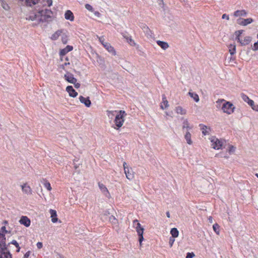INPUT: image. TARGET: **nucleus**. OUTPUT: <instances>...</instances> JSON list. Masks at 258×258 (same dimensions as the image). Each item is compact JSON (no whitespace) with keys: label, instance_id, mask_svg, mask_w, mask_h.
I'll return each instance as SVG.
<instances>
[{"label":"nucleus","instance_id":"obj_1","mask_svg":"<svg viewBox=\"0 0 258 258\" xmlns=\"http://www.w3.org/2000/svg\"><path fill=\"white\" fill-rule=\"evenodd\" d=\"M53 13L49 9H38L35 12L30 13L26 17V19L34 21V25H38L41 23L49 22L51 21Z\"/></svg>","mask_w":258,"mask_h":258},{"label":"nucleus","instance_id":"obj_2","mask_svg":"<svg viewBox=\"0 0 258 258\" xmlns=\"http://www.w3.org/2000/svg\"><path fill=\"white\" fill-rule=\"evenodd\" d=\"M223 102H224L221 108L223 112L228 115L233 113L235 109L234 105L231 102L226 101L224 99H219L217 101V103H220Z\"/></svg>","mask_w":258,"mask_h":258},{"label":"nucleus","instance_id":"obj_3","mask_svg":"<svg viewBox=\"0 0 258 258\" xmlns=\"http://www.w3.org/2000/svg\"><path fill=\"white\" fill-rule=\"evenodd\" d=\"M126 115L125 112L123 110H120L118 112L114 121L116 126L114 127L115 129L118 130L122 126L124 121V117Z\"/></svg>","mask_w":258,"mask_h":258},{"label":"nucleus","instance_id":"obj_4","mask_svg":"<svg viewBox=\"0 0 258 258\" xmlns=\"http://www.w3.org/2000/svg\"><path fill=\"white\" fill-rule=\"evenodd\" d=\"M211 143V147L215 150L221 149L224 144V141L220 140L215 137H212L210 138Z\"/></svg>","mask_w":258,"mask_h":258},{"label":"nucleus","instance_id":"obj_5","mask_svg":"<svg viewBox=\"0 0 258 258\" xmlns=\"http://www.w3.org/2000/svg\"><path fill=\"white\" fill-rule=\"evenodd\" d=\"M123 167L126 177L128 180H132L134 178V172L132 168L131 167L127 166L125 162H123Z\"/></svg>","mask_w":258,"mask_h":258},{"label":"nucleus","instance_id":"obj_6","mask_svg":"<svg viewBox=\"0 0 258 258\" xmlns=\"http://www.w3.org/2000/svg\"><path fill=\"white\" fill-rule=\"evenodd\" d=\"M251 37L249 36H246L243 38H241L238 42H239L241 45L245 46L249 44L251 41Z\"/></svg>","mask_w":258,"mask_h":258},{"label":"nucleus","instance_id":"obj_7","mask_svg":"<svg viewBox=\"0 0 258 258\" xmlns=\"http://www.w3.org/2000/svg\"><path fill=\"white\" fill-rule=\"evenodd\" d=\"M19 223L25 227H28L31 224V221L27 216H23L20 218Z\"/></svg>","mask_w":258,"mask_h":258},{"label":"nucleus","instance_id":"obj_8","mask_svg":"<svg viewBox=\"0 0 258 258\" xmlns=\"http://www.w3.org/2000/svg\"><path fill=\"white\" fill-rule=\"evenodd\" d=\"M22 191L23 193L26 195H31L32 192V190L30 186L27 183H24L21 185Z\"/></svg>","mask_w":258,"mask_h":258},{"label":"nucleus","instance_id":"obj_9","mask_svg":"<svg viewBox=\"0 0 258 258\" xmlns=\"http://www.w3.org/2000/svg\"><path fill=\"white\" fill-rule=\"evenodd\" d=\"M99 187L101 191V192L108 198H110V194L107 189V187L104 185L103 183H98Z\"/></svg>","mask_w":258,"mask_h":258},{"label":"nucleus","instance_id":"obj_10","mask_svg":"<svg viewBox=\"0 0 258 258\" xmlns=\"http://www.w3.org/2000/svg\"><path fill=\"white\" fill-rule=\"evenodd\" d=\"M64 77L66 81L72 84H75L77 81V80L74 77L73 75L70 73L65 74Z\"/></svg>","mask_w":258,"mask_h":258},{"label":"nucleus","instance_id":"obj_11","mask_svg":"<svg viewBox=\"0 0 258 258\" xmlns=\"http://www.w3.org/2000/svg\"><path fill=\"white\" fill-rule=\"evenodd\" d=\"M253 22V20L251 18H248L246 19H239L237 20V22L239 25L242 26H246L249 24H250Z\"/></svg>","mask_w":258,"mask_h":258},{"label":"nucleus","instance_id":"obj_12","mask_svg":"<svg viewBox=\"0 0 258 258\" xmlns=\"http://www.w3.org/2000/svg\"><path fill=\"white\" fill-rule=\"evenodd\" d=\"M64 30L60 29L55 31L51 36V39L53 40H57L59 37L61 36Z\"/></svg>","mask_w":258,"mask_h":258},{"label":"nucleus","instance_id":"obj_13","mask_svg":"<svg viewBox=\"0 0 258 258\" xmlns=\"http://www.w3.org/2000/svg\"><path fill=\"white\" fill-rule=\"evenodd\" d=\"M79 100L82 103L84 104L87 107H89L91 105V103L89 97L85 98L82 96H80L79 97Z\"/></svg>","mask_w":258,"mask_h":258},{"label":"nucleus","instance_id":"obj_14","mask_svg":"<svg viewBox=\"0 0 258 258\" xmlns=\"http://www.w3.org/2000/svg\"><path fill=\"white\" fill-rule=\"evenodd\" d=\"M66 91L69 93V95L72 97H76L78 93L73 89L72 86H69L66 88Z\"/></svg>","mask_w":258,"mask_h":258},{"label":"nucleus","instance_id":"obj_15","mask_svg":"<svg viewBox=\"0 0 258 258\" xmlns=\"http://www.w3.org/2000/svg\"><path fill=\"white\" fill-rule=\"evenodd\" d=\"M103 46L109 52L112 53V54L113 55H116V52L114 48L111 46L110 43L105 42V44H103Z\"/></svg>","mask_w":258,"mask_h":258},{"label":"nucleus","instance_id":"obj_16","mask_svg":"<svg viewBox=\"0 0 258 258\" xmlns=\"http://www.w3.org/2000/svg\"><path fill=\"white\" fill-rule=\"evenodd\" d=\"M247 14V12L244 10H237L234 14L233 16L235 17H245Z\"/></svg>","mask_w":258,"mask_h":258},{"label":"nucleus","instance_id":"obj_17","mask_svg":"<svg viewBox=\"0 0 258 258\" xmlns=\"http://www.w3.org/2000/svg\"><path fill=\"white\" fill-rule=\"evenodd\" d=\"M49 213L50 214V217L51 218L52 222L56 223L58 221L56 211L54 210L50 209L49 210Z\"/></svg>","mask_w":258,"mask_h":258},{"label":"nucleus","instance_id":"obj_18","mask_svg":"<svg viewBox=\"0 0 258 258\" xmlns=\"http://www.w3.org/2000/svg\"><path fill=\"white\" fill-rule=\"evenodd\" d=\"M64 18L66 20L73 21L74 20V16L73 13L70 10H67L64 14Z\"/></svg>","mask_w":258,"mask_h":258},{"label":"nucleus","instance_id":"obj_19","mask_svg":"<svg viewBox=\"0 0 258 258\" xmlns=\"http://www.w3.org/2000/svg\"><path fill=\"white\" fill-rule=\"evenodd\" d=\"M10 231L6 230L5 226H3L0 229V237L3 238V240L6 241L5 235L9 233Z\"/></svg>","mask_w":258,"mask_h":258},{"label":"nucleus","instance_id":"obj_20","mask_svg":"<svg viewBox=\"0 0 258 258\" xmlns=\"http://www.w3.org/2000/svg\"><path fill=\"white\" fill-rule=\"evenodd\" d=\"M168 101L167 100L166 97L164 95L162 97V101L160 104V108L162 109H164L168 107Z\"/></svg>","mask_w":258,"mask_h":258},{"label":"nucleus","instance_id":"obj_21","mask_svg":"<svg viewBox=\"0 0 258 258\" xmlns=\"http://www.w3.org/2000/svg\"><path fill=\"white\" fill-rule=\"evenodd\" d=\"M175 111L176 113L180 115H185L186 114V110L180 106H178L175 107Z\"/></svg>","mask_w":258,"mask_h":258},{"label":"nucleus","instance_id":"obj_22","mask_svg":"<svg viewBox=\"0 0 258 258\" xmlns=\"http://www.w3.org/2000/svg\"><path fill=\"white\" fill-rule=\"evenodd\" d=\"M191 136V135L188 131H187L184 135V138L186 141V143L188 145H191L192 144Z\"/></svg>","mask_w":258,"mask_h":258},{"label":"nucleus","instance_id":"obj_23","mask_svg":"<svg viewBox=\"0 0 258 258\" xmlns=\"http://www.w3.org/2000/svg\"><path fill=\"white\" fill-rule=\"evenodd\" d=\"M157 43L160 47H161L164 50H166L169 47L168 44L166 42L158 40L157 41Z\"/></svg>","mask_w":258,"mask_h":258},{"label":"nucleus","instance_id":"obj_24","mask_svg":"<svg viewBox=\"0 0 258 258\" xmlns=\"http://www.w3.org/2000/svg\"><path fill=\"white\" fill-rule=\"evenodd\" d=\"M40 0H25V3L27 6L32 7L38 3Z\"/></svg>","mask_w":258,"mask_h":258},{"label":"nucleus","instance_id":"obj_25","mask_svg":"<svg viewBox=\"0 0 258 258\" xmlns=\"http://www.w3.org/2000/svg\"><path fill=\"white\" fill-rule=\"evenodd\" d=\"M183 121L182 123V128L184 129L186 128L187 130H190L192 128V126L190 125V124L188 122V120L187 119H183Z\"/></svg>","mask_w":258,"mask_h":258},{"label":"nucleus","instance_id":"obj_26","mask_svg":"<svg viewBox=\"0 0 258 258\" xmlns=\"http://www.w3.org/2000/svg\"><path fill=\"white\" fill-rule=\"evenodd\" d=\"M229 52L231 55H233L236 52V45L235 43L231 44L228 46Z\"/></svg>","mask_w":258,"mask_h":258},{"label":"nucleus","instance_id":"obj_27","mask_svg":"<svg viewBox=\"0 0 258 258\" xmlns=\"http://www.w3.org/2000/svg\"><path fill=\"white\" fill-rule=\"evenodd\" d=\"M133 226L135 228L136 231L138 230H140L144 228L141 225V224L139 222L138 220H135L133 221Z\"/></svg>","mask_w":258,"mask_h":258},{"label":"nucleus","instance_id":"obj_28","mask_svg":"<svg viewBox=\"0 0 258 258\" xmlns=\"http://www.w3.org/2000/svg\"><path fill=\"white\" fill-rule=\"evenodd\" d=\"M72 49H73V47L72 46L68 45L65 48L60 50V55H64L67 53L71 51Z\"/></svg>","mask_w":258,"mask_h":258},{"label":"nucleus","instance_id":"obj_29","mask_svg":"<svg viewBox=\"0 0 258 258\" xmlns=\"http://www.w3.org/2000/svg\"><path fill=\"white\" fill-rule=\"evenodd\" d=\"M41 182L43 183L44 186L48 190L50 191L52 189L50 183L46 179H42Z\"/></svg>","mask_w":258,"mask_h":258},{"label":"nucleus","instance_id":"obj_30","mask_svg":"<svg viewBox=\"0 0 258 258\" xmlns=\"http://www.w3.org/2000/svg\"><path fill=\"white\" fill-rule=\"evenodd\" d=\"M188 95L191 97L196 102H198L199 101V97L198 95L194 92L189 91L188 92Z\"/></svg>","mask_w":258,"mask_h":258},{"label":"nucleus","instance_id":"obj_31","mask_svg":"<svg viewBox=\"0 0 258 258\" xmlns=\"http://www.w3.org/2000/svg\"><path fill=\"white\" fill-rule=\"evenodd\" d=\"M243 30H238V31H236L235 32L234 35L235 36V39L237 41V42L238 41V40H239V39L241 38L242 37L241 35L243 33Z\"/></svg>","mask_w":258,"mask_h":258},{"label":"nucleus","instance_id":"obj_32","mask_svg":"<svg viewBox=\"0 0 258 258\" xmlns=\"http://www.w3.org/2000/svg\"><path fill=\"white\" fill-rule=\"evenodd\" d=\"M0 258H12V257L10 253L7 251V249H6L3 252L1 253Z\"/></svg>","mask_w":258,"mask_h":258},{"label":"nucleus","instance_id":"obj_33","mask_svg":"<svg viewBox=\"0 0 258 258\" xmlns=\"http://www.w3.org/2000/svg\"><path fill=\"white\" fill-rule=\"evenodd\" d=\"M170 233L172 235L173 237L176 238L177 237L179 234V232L177 228H173L171 229Z\"/></svg>","mask_w":258,"mask_h":258},{"label":"nucleus","instance_id":"obj_34","mask_svg":"<svg viewBox=\"0 0 258 258\" xmlns=\"http://www.w3.org/2000/svg\"><path fill=\"white\" fill-rule=\"evenodd\" d=\"M61 41L63 44H66L68 42V36L67 34L66 31H63L61 35Z\"/></svg>","mask_w":258,"mask_h":258},{"label":"nucleus","instance_id":"obj_35","mask_svg":"<svg viewBox=\"0 0 258 258\" xmlns=\"http://www.w3.org/2000/svg\"><path fill=\"white\" fill-rule=\"evenodd\" d=\"M219 228L220 226L217 223H215L213 225V230L217 235H219L220 234Z\"/></svg>","mask_w":258,"mask_h":258},{"label":"nucleus","instance_id":"obj_36","mask_svg":"<svg viewBox=\"0 0 258 258\" xmlns=\"http://www.w3.org/2000/svg\"><path fill=\"white\" fill-rule=\"evenodd\" d=\"M127 42L132 46H135L136 45L134 40L131 37H125Z\"/></svg>","mask_w":258,"mask_h":258},{"label":"nucleus","instance_id":"obj_37","mask_svg":"<svg viewBox=\"0 0 258 258\" xmlns=\"http://www.w3.org/2000/svg\"><path fill=\"white\" fill-rule=\"evenodd\" d=\"M241 97L242 99V100L244 101L247 102L248 104V102H249L251 100L249 98V97L246 95L245 94L242 93L241 94Z\"/></svg>","mask_w":258,"mask_h":258},{"label":"nucleus","instance_id":"obj_38","mask_svg":"<svg viewBox=\"0 0 258 258\" xmlns=\"http://www.w3.org/2000/svg\"><path fill=\"white\" fill-rule=\"evenodd\" d=\"M202 131V133L203 135H208L209 134V132L207 130L208 128L205 125H201V128Z\"/></svg>","mask_w":258,"mask_h":258},{"label":"nucleus","instance_id":"obj_39","mask_svg":"<svg viewBox=\"0 0 258 258\" xmlns=\"http://www.w3.org/2000/svg\"><path fill=\"white\" fill-rule=\"evenodd\" d=\"M235 151V147L233 146H230L229 147V149L228 150V151L229 154H232L234 153Z\"/></svg>","mask_w":258,"mask_h":258},{"label":"nucleus","instance_id":"obj_40","mask_svg":"<svg viewBox=\"0 0 258 258\" xmlns=\"http://www.w3.org/2000/svg\"><path fill=\"white\" fill-rule=\"evenodd\" d=\"M109 220L112 224H116L117 223V220L114 216H111L109 217Z\"/></svg>","mask_w":258,"mask_h":258},{"label":"nucleus","instance_id":"obj_41","mask_svg":"<svg viewBox=\"0 0 258 258\" xmlns=\"http://www.w3.org/2000/svg\"><path fill=\"white\" fill-rule=\"evenodd\" d=\"M2 7L5 10H7L9 9V5L7 4L4 3V2H2Z\"/></svg>","mask_w":258,"mask_h":258},{"label":"nucleus","instance_id":"obj_42","mask_svg":"<svg viewBox=\"0 0 258 258\" xmlns=\"http://www.w3.org/2000/svg\"><path fill=\"white\" fill-rule=\"evenodd\" d=\"M195 254L193 252H188L187 253L186 258H192L195 256Z\"/></svg>","mask_w":258,"mask_h":258},{"label":"nucleus","instance_id":"obj_43","mask_svg":"<svg viewBox=\"0 0 258 258\" xmlns=\"http://www.w3.org/2000/svg\"><path fill=\"white\" fill-rule=\"evenodd\" d=\"M143 240H144L143 235H140V236H139V241L140 246H142V243Z\"/></svg>","mask_w":258,"mask_h":258},{"label":"nucleus","instance_id":"obj_44","mask_svg":"<svg viewBox=\"0 0 258 258\" xmlns=\"http://www.w3.org/2000/svg\"><path fill=\"white\" fill-rule=\"evenodd\" d=\"M144 231V228H143L140 230H138L137 231V232L138 233V236H140V235H143Z\"/></svg>","mask_w":258,"mask_h":258},{"label":"nucleus","instance_id":"obj_45","mask_svg":"<svg viewBox=\"0 0 258 258\" xmlns=\"http://www.w3.org/2000/svg\"><path fill=\"white\" fill-rule=\"evenodd\" d=\"M85 8H86L87 10H88L89 11H93V8H92V7L91 5H89V4H86V5H85Z\"/></svg>","mask_w":258,"mask_h":258},{"label":"nucleus","instance_id":"obj_46","mask_svg":"<svg viewBox=\"0 0 258 258\" xmlns=\"http://www.w3.org/2000/svg\"><path fill=\"white\" fill-rule=\"evenodd\" d=\"M248 104L251 106L252 109L253 107H254V106L256 105L255 104H254L253 101L252 100L249 102H248Z\"/></svg>","mask_w":258,"mask_h":258},{"label":"nucleus","instance_id":"obj_47","mask_svg":"<svg viewBox=\"0 0 258 258\" xmlns=\"http://www.w3.org/2000/svg\"><path fill=\"white\" fill-rule=\"evenodd\" d=\"M99 41L101 43V44L103 45V44H105L106 42H105V39L103 37H101L99 38Z\"/></svg>","mask_w":258,"mask_h":258},{"label":"nucleus","instance_id":"obj_48","mask_svg":"<svg viewBox=\"0 0 258 258\" xmlns=\"http://www.w3.org/2000/svg\"><path fill=\"white\" fill-rule=\"evenodd\" d=\"M37 247L38 249H41L42 247L43 244L41 242H38L37 243Z\"/></svg>","mask_w":258,"mask_h":258},{"label":"nucleus","instance_id":"obj_49","mask_svg":"<svg viewBox=\"0 0 258 258\" xmlns=\"http://www.w3.org/2000/svg\"><path fill=\"white\" fill-rule=\"evenodd\" d=\"M222 18L223 19H226V20H229V17L228 15H227V14H224L222 15Z\"/></svg>","mask_w":258,"mask_h":258},{"label":"nucleus","instance_id":"obj_50","mask_svg":"<svg viewBox=\"0 0 258 258\" xmlns=\"http://www.w3.org/2000/svg\"><path fill=\"white\" fill-rule=\"evenodd\" d=\"M46 3L48 7H50L52 4V0H46Z\"/></svg>","mask_w":258,"mask_h":258},{"label":"nucleus","instance_id":"obj_51","mask_svg":"<svg viewBox=\"0 0 258 258\" xmlns=\"http://www.w3.org/2000/svg\"><path fill=\"white\" fill-rule=\"evenodd\" d=\"M29 255H30V251H28V252H27L25 254V255H24V256L23 258H28V256H29Z\"/></svg>","mask_w":258,"mask_h":258},{"label":"nucleus","instance_id":"obj_52","mask_svg":"<svg viewBox=\"0 0 258 258\" xmlns=\"http://www.w3.org/2000/svg\"><path fill=\"white\" fill-rule=\"evenodd\" d=\"M74 84V86L76 88H78L80 87V84L78 83H75V84Z\"/></svg>","mask_w":258,"mask_h":258},{"label":"nucleus","instance_id":"obj_53","mask_svg":"<svg viewBox=\"0 0 258 258\" xmlns=\"http://www.w3.org/2000/svg\"><path fill=\"white\" fill-rule=\"evenodd\" d=\"M253 110L258 112V105H256L254 107H253Z\"/></svg>","mask_w":258,"mask_h":258},{"label":"nucleus","instance_id":"obj_54","mask_svg":"<svg viewBox=\"0 0 258 258\" xmlns=\"http://www.w3.org/2000/svg\"><path fill=\"white\" fill-rule=\"evenodd\" d=\"M208 220H209V222L210 223H213V218L211 216H210L208 218Z\"/></svg>","mask_w":258,"mask_h":258},{"label":"nucleus","instance_id":"obj_55","mask_svg":"<svg viewBox=\"0 0 258 258\" xmlns=\"http://www.w3.org/2000/svg\"><path fill=\"white\" fill-rule=\"evenodd\" d=\"M174 239H173L172 241L170 239L169 243H170V245L171 247L172 246V244H173V243L174 242Z\"/></svg>","mask_w":258,"mask_h":258},{"label":"nucleus","instance_id":"obj_56","mask_svg":"<svg viewBox=\"0 0 258 258\" xmlns=\"http://www.w3.org/2000/svg\"><path fill=\"white\" fill-rule=\"evenodd\" d=\"M17 252L19 251L20 250V247H19V245H18V243H17Z\"/></svg>","mask_w":258,"mask_h":258},{"label":"nucleus","instance_id":"obj_57","mask_svg":"<svg viewBox=\"0 0 258 258\" xmlns=\"http://www.w3.org/2000/svg\"><path fill=\"white\" fill-rule=\"evenodd\" d=\"M166 215H167V217L168 218H170V213H169V212H167L166 213Z\"/></svg>","mask_w":258,"mask_h":258},{"label":"nucleus","instance_id":"obj_58","mask_svg":"<svg viewBox=\"0 0 258 258\" xmlns=\"http://www.w3.org/2000/svg\"><path fill=\"white\" fill-rule=\"evenodd\" d=\"M12 243L16 246V240H13Z\"/></svg>","mask_w":258,"mask_h":258},{"label":"nucleus","instance_id":"obj_59","mask_svg":"<svg viewBox=\"0 0 258 258\" xmlns=\"http://www.w3.org/2000/svg\"><path fill=\"white\" fill-rule=\"evenodd\" d=\"M255 176L258 178V173H256Z\"/></svg>","mask_w":258,"mask_h":258}]
</instances>
